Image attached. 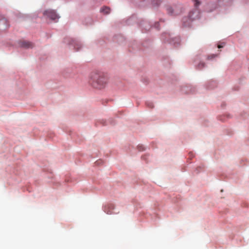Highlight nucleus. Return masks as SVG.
<instances>
[{"label":"nucleus","mask_w":249,"mask_h":249,"mask_svg":"<svg viewBox=\"0 0 249 249\" xmlns=\"http://www.w3.org/2000/svg\"><path fill=\"white\" fill-rule=\"evenodd\" d=\"M226 105V104L224 103H222L221 105V107H224Z\"/></svg>","instance_id":"18"},{"label":"nucleus","mask_w":249,"mask_h":249,"mask_svg":"<svg viewBox=\"0 0 249 249\" xmlns=\"http://www.w3.org/2000/svg\"><path fill=\"white\" fill-rule=\"evenodd\" d=\"M224 116H226L227 118H230V115L228 113H227L225 115H224Z\"/></svg>","instance_id":"16"},{"label":"nucleus","mask_w":249,"mask_h":249,"mask_svg":"<svg viewBox=\"0 0 249 249\" xmlns=\"http://www.w3.org/2000/svg\"><path fill=\"white\" fill-rule=\"evenodd\" d=\"M221 198H224V196H221Z\"/></svg>","instance_id":"23"},{"label":"nucleus","mask_w":249,"mask_h":249,"mask_svg":"<svg viewBox=\"0 0 249 249\" xmlns=\"http://www.w3.org/2000/svg\"><path fill=\"white\" fill-rule=\"evenodd\" d=\"M194 2V6L196 8H197L201 3L199 0H192Z\"/></svg>","instance_id":"10"},{"label":"nucleus","mask_w":249,"mask_h":249,"mask_svg":"<svg viewBox=\"0 0 249 249\" xmlns=\"http://www.w3.org/2000/svg\"><path fill=\"white\" fill-rule=\"evenodd\" d=\"M221 192H224V190L223 189H221V191H220Z\"/></svg>","instance_id":"21"},{"label":"nucleus","mask_w":249,"mask_h":249,"mask_svg":"<svg viewBox=\"0 0 249 249\" xmlns=\"http://www.w3.org/2000/svg\"><path fill=\"white\" fill-rule=\"evenodd\" d=\"M219 120L222 122H224L225 121V119L224 118L223 115H220V116H219Z\"/></svg>","instance_id":"13"},{"label":"nucleus","mask_w":249,"mask_h":249,"mask_svg":"<svg viewBox=\"0 0 249 249\" xmlns=\"http://www.w3.org/2000/svg\"><path fill=\"white\" fill-rule=\"evenodd\" d=\"M190 18L193 19L196 18V17H193L192 15H190Z\"/></svg>","instance_id":"17"},{"label":"nucleus","mask_w":249,"mask_h":249,"mask_svg":"<svg viewBox=\"0 0 249 249\" xmlns=\"http://www.w3.org/2000/svg\"><path fill=\"white\" fill-rule=\"evenodd\" d=\"M106 213H107V214H111V213H109L108 212H107Z\"/></svg>","instance_id":"20"},{"label":"nucleus","mask_w":249,"mask_h":249,"mask_svg":"<svg viewBox=\"0 0 249 249\" xmlns=\"http://www.w3.org/2000/svg\"><path fill=\"white\" fill-rule=\"evenodd\" d=\"M19 45L25 48H30L34 47V45L32 42L25 40L20 41L19 42Z\"/></svg>","instance_id":"5"},{"label":"nucleus","mask_w":249,"mask_h":249,"mask_svg":"<svg viewBox=\"0 0 249 249\" xmlns=\"http://www.w3.org/2000/svg\"><path fill=\"white\" fill-rule=\"evenodd\" d=\"M100 11L105 14H107L110 12V8L108 7H103Z\"/></svg>","instance_id":"8"},{"label":"nucleus","mask_w":249,"mask_h":249,"mask_svg":"<svg viewBox=\"0 0 249 249\" xmlns=\"http://www.w3.org/2000/svg\"><path fill=\"white\" fill-rule=\"evenodd\" d=\"M162 2V0H152V4L153 6H159Z\"/></svg>","instance_id":"9"},{"label":"nucleus","mask_w":249,"mask_h":249,"mask_svg":"<svg viewBox=\"0 0 249 249\" xmlns=\"http://www.w3.org/2000/svg\"><path fill=\"white\" fill-rule=\"evenodd\" d=\"M72 42L71 44H73L74 46V48L75 49L78 51L79 50V48L81 46L80 44L78 41L75 40H72Z\"/></svg>","instance_id":"6"},{"label":"nucleus","mask_w":249,"mask_h":249,"mask_svg":"<svg viewBox=\"0 0 249 249\" xmlns=\"http://www.w3.org/2000/svg\"><path fill=\"white\" fill-rule=\"evenodd\" d=\"M147 106H148L152 108L154 107L153 103H150L149 104H147Z\"/></svg>","instance_id":"15"},{"label":"nucleus","mask_w":249,"mask_h":249,"mask_svg":"<svg viewBox=\"0 0 249 249\" xmlns=\"http://www.w3.org/2000/svg\"><path fill=\"white\" fill-rule=\"evenodd\" d=\"M44 16L54 21H57V19L60 18L59 16L56 13V12L53 10H47L44 12Z\"/></svg>","instance_id":"3"},{"label":"nucleus","mask_w":249,"mask_h":249,"mask_svg":"<svg viewBox=\"0 0 249 249\" xmlns=\"http://www.w3.org/2000/svg\"><path fill=\"white\" fill-rule=\"evenodd\" d=\"M200 65H201V68H202V67H204V63H201V64H199V66H200Z\"/></svg>","instance_id":"19"},{"label":"nucleus","mask_w":249,"mask_h":249,"mask_svg":"<svg viewBox=\"0 0 249 249\" xmlns=\"http://www.w3.org/2000/svg\"><path fill=\"white\" fill-rule=\"evenodd\" d=\"M216 57V55H211L208 57V59H212Z\"/></svg>","instance_id":"14"},{"label":"nucleus","mask_w":249,"mask_h":249,"mask_svg":"<svg viewBox=\"0 0 249 249\" xmlns=\"http://www.w3.org/2000/svg\"><path fill=\"white\" fill-rule=\"evenodd\" d=\"M89 84L94 88L102 89L107 83V78L102 72L93 71L89 76Z\"/></svg>","instance_id":"1"},{"label":"nucleus","mask_w":249,"mask_h":249,"mask_svg":"<svg viewBox=\"0 0 249 249\" xmlns=\"http://www.w3.org/2000/svg\"><path fill=\"white\" fill-rule=\"evenodd\" d=\"M212 83H213V81H211V82H210V84H212Z\"/></svg>","instance_id":"22"},{"label":"nucleus","mask_w":249,"mask_h":249,"mask_svg":"<svg viewBox=\"0 0 249 249\" xmlns=\"http://www.w3.org/2000/svg\"><path fill=\"white\" fill-rule=\"evenodd\" d=\"M233 4V0H224L223 4L226 6H231Z\"/></svg>","instance_id":"7"},{"label":"nucleus","mask_w":249,"mask_h":249,"mask_svg":"<svg viewBox=\"0 0 249 249\" xmlns=\"http://www.w3.org/2000/svg\"><path fill=\"white\" fill-rule=\"evenodd\" d=\"M9 26L7 19L2 16H0V31L5 30Z\"/></svg>","instance_id":"4"},{"label":"nucleus","mask_w":249,"mask_h":249,"mask_svg":"<svg viewBox=\"0 0 249 249\" xmlns=\"http://www.w3.org/2000/svg\"><path fill=\"white\" fill-rule=\"evenodd\" d=\"M168 13L172 16H176L182 12V8L180 5H175L173 7L168 6L166 8Z\"/></svg>","instance_id":"2"},{"label":"nucleus","mask_w":249,"mask_h":249,"mask_svg":"<svg viewBox=\"0 0 249 249\" xmlns=\"http://www.w3.org/2000/svg\"><path fill=\"white\" fill-rule=\"evenodd\" d=\"M225 45V43L224 42L219 41V49L220 48H222L224 47Z\"/></svg>","instance_id":"11"},{"label":"nucleus","mask_w":249,"mask_h":249,"mask_svg":"<svg viewBox=\"0 0 249 249\" xmlns=\"http://www.w3.org/2000/svg\"><path fill=\"white\" fill-rule=\"evenodd\" d=\"M138 148L139 151H143L144 150V147L142 145H139Z\"/></svg>","instance_id":"12"}]
</instances>
